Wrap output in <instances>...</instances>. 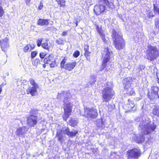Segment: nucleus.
Here are the masks:
<instances>
[{
	"label": "nucleus",
	"instance_id": "7c9ffc66",
	"mask_svg": "<svg viewBox=\"0 0 159 159\" xmlns=\"http://www.w3.org/2000/svg\"><path fill=\"white\" fill-rule=\"evenodd\" d=\"M40 62V60L38 58H36L32 61V63L34 66H37Z\"/></svg>",
	"mask_w": 159,
	"mask_h": 159
},
{
	"label": "nucleus",
	"instance_id": "a878e982",
	"mask_svg": "<svg viewBox=\"0 0 159 159\" xmlns=\"http://www.w3.org/2000/svg\"><path fill=\"white\" fill-rule=\"evenodd\" d=\"M128 103H127L128 107L129 109H131L134 106V101L132 100H128Z\"/></svg>",
	"mask_w": 159,
	"mask_h": 159
},
{
	"label": "nucleus",
	"instance_id": "a19ab883",
	"mask_svg": "<svg viewBox=\"0 0 159 159\" xmlns=\"http://www.w3.org/2000/svg\"><path fill=\"white\" fill-rule=\"evenodd\" d=\"M50 67L51 68H54L56 65V63L55 61H52L51 63L49 64Z\"/></svg>",
	"mask_w": 159,
	"mask_h": 159
},
{
	"label": "nucleus",
	"instance_id": "2f4dec72",
	"mask_svg": "<svg viewBox=\"0 0 159 159\" xmlns=\"http://www.w3.org/2000/svg\"><path fill=\"white\" fill-rule=\"evenodd\" d=\"M149 134L148 135H147L145 136V138L146 139V144L147 145L148 144H149L150 145H151L152 144V142L151 141L150 139H149L148 138V136H150V135H149Z\"/></svg>",
	"mask_w": 159,
	"mask_h": 159
},
{
	"label": "nucleus",
	"instance_id": "c9c22d12",
	"mask_svg": "<svg viewBox=\"0 0 159 159\" xmlns=\"http://www.w3.org/2000/svg\"><path fill=\"white\" fill-rule=\"evenodd\" d=\"M153 11L155 13H159V8L155 4L153 5Z\"/></svg>",
	"mask_w": 159,
	"mask_h": 159
},
{
	"label": "nucleus",
	"instance_id": "09e8293b",
	"mask_svg": "<svg viewBox=\"0 0 159 159\" xmlns=\"http://www.w3.org/2000/svg\"><path fill=\"white\" fill-rule=\"evenodd\" d=\"M115 155H116V154H115L114 153H111V157H112V156H114V157Z\"/></svg>",
	"mask_w": 159,
	"mask_h": 159
},
{
	"label": "nucleus",
	"instance_id": "4c0bfd02",
	"mask_svg": "<svg viewBox=\"0 0 159 159\" xmlns=\"http://www.w3.org/2000/svg\"><path fill=\"white\" fill-rule=\"evenodd\" d=\"M43 39H41L37 40V44L38 47H39L41 45H42Z\"/></svg>",
	"mask_w": 159,
	"mask_h": 159
},
{
	"label": "nucleus",
	"instance_id": "c03bdc74",
	"mask_svg": "<svg viewBox=\"0 0 159 159\" xmlns=\"http://www.w3.org/2000/svg\"><path fill=\"white\" fill-rule=\"evenodd\" d=\"M67 31H63L61 34V35L62 36H66V35L67 34Z\"/></svg>",
	"mask_w": 159,
	"mask_h": 159
},
{
	"label": "nucleus",
	"instance_id": "e433bc0d",
	"mask_svg": "<svg viewBox=\"0 0 159 159\" xmlns=\"http://www.w3.org/2000/svg\"><path fill=\"white\" fill-rule=\"evenodd\" d=\"M80 55V52L78 50L75 51L73 54V56L75 58H77Z\"/></svg>",
	"mask_w": 159,
	"mask_h": 159
},
{
	"label": "nucleus",
	"instance_id": "7ed1b4c3",
	"mask_svg": "<svg viewBox=\"0 0 159 159\" xmlns=\"http://www.w3.org/2000/svg\"><path fill=\"white\" fill-rule=\"evenodd\" d=\"M146 51V56L147 59L150 61L156 60L159 57V51L156 46L149 45L148 46Z\"/></svg>",
	"mask_w": 159,
	"mask_h": 159
},
{
	"label": "nucleus",
	"instance_id": "37998d69",
	"mask_svg": "<svg viewBox=\"0 0 159 159\" xmlns=\"http://www.w3.org/2000/svg\"><path fill=\"white\" fill-rule=\"evenodd\" d=\"M43 7V4L42 1H41L40 3L38 6V9L39 10H41Z\"/></svg>",
	"mask_w": 159,
	"mask_h": 159
},
{
	"label": "nucleus",
	"instance_id": "a18cd8bd",
	"mask_svg": "<svg viewBox=\"0 0 159 159\" xmlns=\"http://www.w3.org/2000/svg\"><path fill=\"white\" fill-rule=\"evenodd\" d=\"M3 85L1 84L0 85V94H1V92H2V88L3 87Z\"/></svg>",
	"mask_w": 159,
	"mask_h": 159
},
{
	"label": "nucleus",
	"instance_id": "6ab92c4d",
	"mask_svg": "<svg viewBox=\"0 0 159 159\" xmlns=\"http://www.w3.org/2000/svg\"><path fill=\"white\" fill-rule=\"evenodd\" d=\"M125 89L126 90V93L129 96H132L135 94L134 90L130 85L129 86L125 85Z\"/></svg>",
	"mask_w": 159,
	"mask_h": 159
},
{
	"label": "nucleus",
	"instance_id": "aec40b11",
	"mask_svg": "<svg viewBox=\"0 0 159 159\" xmlns=\"http://www.w3.org/2000/svg\"><path fill=\"white\" fill-rule=\"evenodd\" d=\"M148 96L150 99H154L155 98H159V95L157 94L152 92V91L148 92Z\"/></svg>",
	"mask_w": 159,
	"mask_h": 159
},
{
	"label": "nucleus",
	"instance_id": "393cba45",
	"mask_svg": "<svg viewBox=\"0 0 159 159\" xmlns=\"http://www.w3.org/2000/svg\"><path fill=\"white\" fill-rule=\"evenodd\" d=\"M151 91L156 93L159 96V88L155 86H153L151 87Z\"/></svg>",
	"mask_w": 159,
	"mask_h": 159
},
{
	"label": "nucleus",
	"instance_id": "de8ad7c7",
	"mask_svg": "<svg viewBox=\"0 0 159 159\" xmlns=\"http://www.w3.org/2000/svg\"><path fill=\"white\" fill-rule=\"evenodd\" d=\"M46 64L47 63H44V64L43 65V66L44 68H45L46 67Z\"/></svg>",
	"mask_w": 159,
	"mask_h": 159
},
{
	"label": "nucleus",
	"instance_id": "1a4fd4ad",
	"mask_svg": "<svg viewBox=\"0 0 159 159\" xmlns=\"http://www.w3.org/2000/svg\"><path fill=\"white\" fill-rule=\"evenodd\" d=\"M127 159H138L141 155L140 150L138 148L132 149L127 152Z\"/></svg>",
	"mask_w": 159,
	"mask_h": 159
},
{
	"label": "nucleus",
	"instance_id": "72a5a7b5",
	"mask_svg": "<svg viewBox=\"0 0 159 159\" xmlns=\"http://www.w3.org/2000/svg\"><path fill=\"white\" fill-rule=\"evenodd\" d=\"M56 43L59 45L63 44V39L60 38L56 40Z\"/></svg>",
	"mask_w": 159,
	"mask_h": 159
},
{
	"label": "nucleus",
	"instance_id": "4be33fe9",
	"mask_svg": "<svg viewBox=\"0 0 159 159\" xmlns=\"http://www.w3.org/2000/svg\"><path fill=\"white\" fill-rule=\"evenodd\" d=\"M53 57L51 54H49L44 59V62L45 63H48L53 60Z\"/></svg>",
	"mask_w": 159,
	"mask_h": 159
},
{
	"label": "nucleus",
	"instance_id": "49530a36",
	"mask_svg": "<svg viewBox=\"0 0 159 159\" xmlns=\"http://www.w3.org/2000/svg\"><path fill=\"white\" fill-rule=\"evenodd\" d=\"M25 1L26 4H29L30 1V0H25Z\"/></svg>",
	"mask_w": 159,
	"mask_h": 159
},
{
	"label": "nucleus",
	"instance_id": "58836bf2",
	"mask_svg": "<svg viewBox=\"0 0 159 159\" xmlns=\"http://www.w3.org/2000/svg\"><path fill=\"white\" fill-rule=\"evenodd\" d=\"M28 44L29 46V47H30V51L33 50L35 48V45L34 44Z\"/></svg>",
	"mask_w": 159,
	"mask_h": 159
},
{
	"label": "nucleus",
	"instance_id": "412c9836",
	"mask_svg": "<svg viewBox=\"0 0 159 159\" xmlns=\"http://www.w3.org/2000/svg\"><path fill=\"white\" fill-rule=\"evenodd\" d=\"M60 7L65 8L66 7L65 0H55Z\"/></svg>",
	"mask_w": 159,
	"mask_h": 159
},
{
	"label": "nucleus",
	"instance_id": "b1692460",
	"mask_svg": "<svg viewBox=\"0 0 159 159\" xmlns=\"http://www.w3.org/2000/svg\"><path fill=\"white\" fill-rule=\"evenodd\" d=\"M42 47L43 49L49 51L50 50V46L48 45V42L46 41L43 43L42 44Z\"/></svg>",
	"mask_w": 159,
	"mask_h": 159
},
{
	"label": "nucleus",
	"instance_id": "2eb2a0df",
	"mask_svg": "<svg viewBox=\"0 0 159 159\" xmlns=\"http://www.w3.org/2000/svg\"><path fill=\"white\" fill-rule=\"evenodd\" d=\"M9 39L7 37L0 40V45L2 49L4 50L6 48L9 47Z\"/></svg>",
	"mask_w": 159,
	"mask_h": 159
},
{
	"label": "nucleus",
	"instance_id": "dca6fc26",
	"mask_svg": "<svg viewBox=\"0 0 159 159\" xmlns=\"http://www.w3.org/2000/svg\"><path fill=\"white\" fill-rule=\"evenodd\" d=\"M96 29L98 33L99 34L103 42L105 43L107 42L105 37V34L103 32L102 28H100L98 25H96Z\"/></svg>",
	"mask_w": 159,
	"mask_h": 159
},
{
	"label": "nucleus",
	"instance_id": "cd10ccee",
	"mask_svg": "<svg viewBox=\"0 0 159 159\" xmlns=\"http://www.w3.org/2000/svg\"><path fill=\"white\" fill-rule=\"evenodd\" d=\"M152 113L154 115L159 116V106L155 107L153 110Z\"/></svg>",
	"mask_w": 159,
	"mask_h": 159
},
{
	"label": "nucleus",
	"instance_id": "f8f14e48",
	"mask_svg": "<svg viewBox=\"0 0 159 159\" xmlns=\"http://www.w3.org/2000/svg\"><path fill=\"white\" fill-rule=\"evenodd\" d=\"M106 9L105 5L99 4V5L95 6L93 11L95 15L98 16L104 12Z\"/></svg>",
	"mask_w": 159,
	"mask_h": 159
},
{
	"label": "nucleus",
	"instance_id": "8fccbe9b",
	"mask_svg": "<svg viewBox=\"0 0 159 159\" xmlns=\"http://www.w3.org/2000/svg\"><path fill=\"white\" fill-rule=\"evenodd\" d=\"M142 66V68L143 69H144L145 68V66Z\"/></svg>",
	"mask_w": 159,
	"mask_h": 159
},
{
	"label": "nucleus",
	"instance_id": "473e14b6",
	"mask_svg": "<svg viewBox=\"0 0 159 159\" xmlns=\"http://www.w3.org/2000/svg\"><path fill=\"white\" fill-rule=\"evenodd\" d=\"M65 96V92L64 91H62L60 93H58L57 95L58 98H61Z\"/></svg>",
	"mask_w": 159,
	"mask_h": 159
},
{
	"label": "nucleus",
	"instance_id": "20e7f679",
	"mask_svg": "<svg viewBox=\"0 0 159 159\" xmlns=\"http://www.w3.org/2000/svg\"><path fill=\"white\" fill-rule=\"evenodd\" d=\"M63 133L69 137H73L75 136L78 134V131L76 130H74L73 132H70L67 128H65L64 129H63L57 130L56 136L58 138V140L61 143H63V140L62 135Z\"/></svg>",
	"mask_w": 159,
	"mask_h": 159
},
{
	"label": "nucleus",
	"instance_id": "c85d7f7f",
	"mask_svg": "<svg viewBox=\"0 0 159 159\" xmlns=\"http://www.w3.org/2000/svg\"><path fill=\"white\" fill-rule=\"evenodd\" d=\"M47 54L48 53L45 52H41L39 53V56L40 58L43 59L45 58Z\"/></svg>",
	"mask_w": 159,
	"mask_h": 159
},
{
	"label": "nucleus",
	"instance_id": "f704fd0d",
	"mask_svg": "<svg viewBox=\"0 0 159 159\" xmlns=\"http://www.w3.org/2000/svg\"><path fill=\"white\" fill-rule=\"evenodd\" d=\"M2 2H0V17H1L3 16L4 12L2 6Z\"/></svg>",
	"mask_w": 159,
	"mask_h": 159
},
{
	"label": "nucleus",
	"instance_id": "6e6552de",
	"mask_svg": "<svg viewBox=\"0 0 159 159\" xmlns=\"http://www.w3.org/2000/svg\"><path fill=\"white\" fill-rule=\"evenodd\" d=\"M87 117L95 118L98 116L97 111L93 108H84V114L83 115Z\"/></svg>",
	"mask_w": 159,
	"mask_h": 159
},
{
	"label": "nucleus",
	"instance_id": "ddd939ff",
	"mask_svg": "<svg viewBox=\"0 0 159 159\" xmlns=\"http://www.w3.org/2000/svg\"><path fill=\"white\" fill-rule=\"evenodd\" d=\"M37 118L36 116L31 115L27 117V123L28 125L31 126L35 125L37 122Z\"/></svg>",
	"mask_w": 159,
	"mask_h": 159
},
{
	"label": "nucleus",
	"instance_id": "5701e85b",
	"mask_svg": "<svg viewBox=\"0 0 159 159\" xmlns=\"http://www.w3.org/2000/svg\"><path fill=\"white\" fill-rule=\"evenodd\" d=\"M98 3L100 4H102L106 6H110V2L108 0H99Z\"/></svg>",
	"mask_w": 159,
	"mask_h": 159
},
{
	"label": "nucleus",
	"instance_id": "79ce46f5",
	"mask_svg": "<svg viewBox=\"0 0 159 159\" xmlns=\"http://www.w3.org/2000/svg\"><path fill=\"white\" fill-rule=\"evenodd\" d=\"M155 24L156 28L159 30V20H157L156 21H155Z\"/></svg>",
	"mask_w": 159,
	"mask_h": 159
},
{
	"label": "nucleus",
	"instance_id": "0eeeda50",
	"mask_svg": "<svg viewBox=\"0 0 159 159\" xmlns=\"http://www.w3.org/2000/svg\"><path fill=\"white\" fill-rule=\"evenodd\" d=\"M64 102V113L63 116V118L64 120L66 121L71 112L73 105L68 100H65Z\"/></svg>",
	"mask_w": 159,
	"mask_h": 159
},
{
	"label": "nucleus",
	"instance_id": "c756f323",
	"mask_svg": "<svg viewBox=\"0 0 159 159\" xmlns=\"http://www.w3.org/2000/svg\"><path fill=\"white\" fill-rule=\"evenodd\" d=\"M38 54V52L36 51H34L31 52L30 57L31 59H33Z\"/></svg>",
	"mask_w": 159,
	"mask_h": 159
},
{
	"label": "nucleus",
	"instance_id": "bb28decb",
	"mask_svg": "<svg viewBox=\"0 0 159 159\" xmlns=\"http://www.w3.org/2000/svg\"><path fill=\"white\" fill-rule=\"evenodd\" d=\"M69 124L72 126H75L77 124V121L74 118L71 119L69 122Z\"/></svg>",
	"mask_w": 159,
	"mask_h": 159
},
{
	"label": "nucleus",
	"instance_id": "ea45409f",
	"mask_svg": "<svg viewBox=\"0 0 159 159\" xmlns=\"http://www.w3.org/2000/svg\"><path fill=\"white\" fill-rule=\"evenodd\" d=\"M29 46L28 44H26L25 46H24L23 48V51L24 52H27L29 49Z\"/></svg>",
	"mask_w": 159,
	"mask_h": 159
},
{
	"label": "nucleus",
	"instance_id": "39448f33",
	"mask_svg": "<svg viewBox=\"0 0 159 159\" xmlns=\"http://www.w3.org/2000/svg\"><path fill=\"white\" fill-rule=\"evenodd\" d=\"M67 57H65L62 59L60 63V67L61 69L71 71L73 70L76 65L77 63L75 61L66 63Z\"/></svg>",
	"mask_w": 159,
	"mask_h": 159
},
{
	"label": "nucleus",
	"instance_id": "a211bd4d",
	"mask_svg": "<svg viewBox=\"0 0 159 159\" xmlns=\"http://www.w3.org/2000/svg\"><path fill=\"white\" fill-rule=\"evenodd\" d=\"M84 56L86 59L89 60L90 59L91 52L89 51V47L88 45H84Z\"/></svg>",
	"mask_w": 159,
	"mask_h": 159
},
{
	"label": "nucleus",
	"instance_id": "3c124183",
	"mask_svg": "<svg viewBox=\"0 0 159 159\" xmlns=\"http://www.w3.org/2000/svg\"><path fill=\"white\" fill-rule=\"evenodd\" d=\"M76 26H77L78 25V22L77 21L76 23Z\"/></svg>",
	"mask_w": 159,
	"mask_h": 159
},
{
	"label": "nucleus",
	"instance_id": "f03ea898",
	"mask_svg": "<svg viewBox=\"0 0 159 159\" xmlns=\"http://www.w3.org/2000/svg\"><path fill=\"white\" fill-rule=\"evenodd\" d=\"M111 37L113 40V43L116 48L120 50L125 47V44L122 34L119 33L116 30L113 29L112 30Z\"/></svg>",
	"mask_w": 159,
	"mask_h": 159
},
{
	"label": "nucleus",
	"instance_id": "423d86ee",
	"mask_svg": "<svg viewBox=\"0 0 159 159\" xmlns=\"http://www.w3.org/2000/svg\"><path fill=\"white\" fill-rule=\"evenodd\" d=\"M29 81L32 86L31 87L30 86L26 89V93L28 94H30L32 96H34L37 92V89L39 88V85L33 79H30Z\"/></svg>",
	"mask_w": 159,
	"mask_h": 159
},
{
	"label": "nucleus",
	"instance_id": "9d476101",
	"mask_svg": "<svg viewBox=\"0 0 159 159\" xmlns=\"http://www.w3.org/2000/svg\"><path fill=\"white\" fill-rule=\"evenodd\" d=\"M105 49L107 52V53L106 54L105 57L103 59L102 62V67L101 69V70L102 71L107 66V63L109 62L110 59L111 53L112 54L113 52L112 51L110 52L109 48L108 47H106L105 48Z\"/></svg>",
	"mask_w": 159,
	"mask_h": 159
},
{
	"label": "nucleus",
	"instance_id": "9b49d317",
	"mask_svg": "<svg viewBox=\"0 0 159 159\" xmlns=\"http://www.w3.org/2000/svg\"><path fill=\"white\" fill-rule=\"evenodd\" d=\"M102 98L104 99H114V93L109 88H105L102 91Z\"/></svg>",
	"mask_w": 159,
	"mask_h": 159
},
{
	"label": "nucleus",
	"instance_id": "f257e3e1",
	"mask_svg": "<svg viewBox=\"0 0 159 159\" xmlns=\"http://www.w3.org/2000/svg\"><path fill=\"white\" fill-rule=\"evenodd\" d=\"M139 124V129L141 134L139 137L134 139V140L138 143H142L146 141L145 136L155 132L156 126L153 123H151L148 118L144 116L138 117L135 120Z\"/></svg>",
	"mask_w": 159,
	"mask_h": 159
},
{
	"label": "nucleus",
	"instance_id": "4468645a",
	"mask_svg": "<svg viewBox=\"0 0 159 159\" xmlns=\"http://www.w3.org/2000/svg\"><path fill=\"white\" fill-rule=\"evenodd\" d=\"M27 131V129L25 127H20L17 128L16 133L19 137H23Z\"/></svg>",
	"mask_w": 159,
	"mask_h": 159
},
{
	"label": "nucleus",
	"instance_id": "f3484780",
	"mask_svg": "<svg viewBox=\"0 0 159 159\" xmlns=\"http://www.w3.org/2000/svg\"><path fill=\"white\" fill-rule=\"evenodd\" d=\"M49 20L48 19L39 18L37 22V25L40 26H48L49 24Z\"/></svg>",
	"mask_w": 159,
	"mask_h": 159
}]
</instances>
